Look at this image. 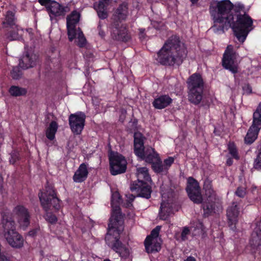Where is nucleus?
Masks as SVG:
<instances>
[{
	"label": "nucleus",
	"mask_w": 261,
	"mask_h": 261,
	"mask_svg": "<svg viewBox=\"0 0 261 261\" xmlns=\"http://www.w3.org/2000/svg\"><path fill=\"white\" fill-rule=\"evenodd\" d=\"M144 137L140 133L134 134V152L137 156L144 160L146 162L152 164L155 161H159V155L151 147H145Z\"/></svg>",
	"instance_id": "nucleus-5"
},
{
	"label": "nucleus",
	"mask_w": 261,
	"mask_h": 261,
	"mask_svg": "<svg viewBox=\"0 0 261 261\" xmlns=\"http://www.w3.org/2000/svg\"><path fill=\"white\" fill-rule=\"evenodd\" d=\"M22 71L19 67H14L11 71V75L13 79L18 80L20 79L22 75Z\"/></svg>",
	"instance_id": "nucleus-41"
},
{
	"label": "nucleus",
	"mask_w": 261,
	"mask_h": 261,
	"mask_svg": "<svg viewBox=\"0 0 261 261\" xmlns=\"http://www.w3.org/2000/svg\"><path fill=\"white\" fill-rule=\"evenodd\" d=\"M249 244L253 248L261 245V229L256 227L252 232L250 239Z\"/></svg>",
	"instance_id": "nucleus-29"
},
{
	"label": "nucleus",
	"mask_w": 261,
	"mask_h": 261,
	"mask_svg": "<svg viewBox=\"0 0 261 261\" xmlns=\"http://www.w3.org/2000/svg\"><path fill=\"white\" fill-rule=\"evenodd\" d=\"M111 35L114 39L123 42H126L130 38V36L128 33L127 29L124 26L114 28Z\"/></svg>",
	"instance_id": "nucleus-22"
},
{
	"label": "nucleus",
	"mask_w": 261,
	"mask_h": 261,
	"mask_svg": "<svg viewBox=\"0 0 261 261\" xmlns=\"http://www.w3.org/2000/svg\"><path fill=\"white\" fill-rule=\"evenodd\" d=\"M186 190L192 201L197 204L202 203L203 199L199 183L194 178L190 177L188 178Z\"/></svg>",
	"instance_id": "nucleus-14"
},
{
	"label": "nucleus",
	"mask_w": 261,
	"mask_h": 261,
	"mask_svg": "<svg viewBox=\"0 0 261 261\" xmlns=\"http://www.w3.org/2000/svg\"><path fill=\"white\" fill-rule=\"evenodd\" d=\"M144 30L142 29H140V33L142 34V37H144V36H143V33H144Z\"/></svg>",
	"instance_id": "nucleus-56"
},
{
	"label": "nucleus",
	"mask_w": 261,
	"mask_h": 261,
	"mask_svg": "<svg viewBox=\"0 0 261 261\" xmlns=\"http://www.w3.org/2000/svg\"><path fill=\"white\" fill-rule=\"evenodd\" d=\"M238 55L234 51L232 45H228L223 55L222 65L225 69L233 73L238 72V66L236 59Z\"/></svg>",
	"instance_id": "nucleus-12"
},
{
	"label": "nucleus",
	"mask_w": 261,
	"mask_h": 261,
	"mask_svg": "<svg viewBox=\"0 0 261 261\" xmlns=\"http://www.w3.org/2000/svg\"><path fill=\"white\" fill-rule=\"evenodd\" d=\"M187 53V48L179 37L173 35L165 42L155 59L164 66H180L186 58Z\"/></svg>",
	"instance_id": "nucleus-1"
},
{
	"label": "nucleus",
	"mask_w": 261,
	"mask_h": 261,
	"mask_svg": "<svg viewBox=\"0 0 261 261\" xmlns=\"http://www.w3.org/2000/svg\"><path fill=\"white\" fill-rule=\"evenodd\" d=\"M44 218L48 223L51 224H56L58 221V219L55 215L48 212H47L45 215Z\"/></svg>",
	"instance_id": "nucleus-42"
},
{
	"label": "nucleus",
	"mask_w": 261,
	"mask_h": 261,
	"mask_svg": "<svg viewBox=\"0 0 261 261\" xmlns=\"http://www.w3.org/2000/svg\"><path fill=\"white\" fill-rule=\"evenodd\" d=\"M121 201V199L118 193L116 192L112 195L111 205L113 211L109 223V233L112 230V228H118V224H123L122 216L119 205Z\"/></svg>",
	"instance_id": "nucleus-8"
},
{
	"label": "nucleus",
	"mask_w": 261,
	"mask_h": 261,
	"mask_svg": "<svg viewBox=\"0 0 261 261\" xmlns=\"http://www.w3.org/2000/svg\"><path fill=\"white\" fill-rule=\"evenodd\" d=\"M235 193L236 195L240 198L244 197L246 194V188L244 187H239L237 188Z\"/></svg>",
	"instance_id": "nucleus-47"
},
{
	"label": "nucleus",
	"mask_w": 261,
	"mask_h": 261,
	"mask_svg": "<svg viewBox=\"0 0 261 261\" xmlns=\"http://www.w3.org/2000/svg\"><path fill=\"white\" fill-rule=\"evenodd\" d=\"M111 1V0H99L98 3H102V4H105L106 5H109Z\"/></svg>",
	"instance_id": "nucleus-52"
},
{
	"label": "nucleus",
	"mask_w": 261,
	"mask_h": 261,
	"mask_svg": "<svg viewBox=\"0 0 261 261\" xmlns=\"http://www.w3.org/2000/svg\"><path fill=\"white\" fill-rule=\"evenodd\" d=\"M236 21L234 19L230 21L229 28H231L238 39L243 42L249 32L253 29V20L245 11V7L242 4L236 5L234 7Z\"/></svg>",
	"instance_id": "nucleus-3"
},
{
	"label": "nucleus",
	"mask_w": 261,
	"mask_h": 261,
	"mask_svg": "<svg viewBox=\"0 0 261 261\" xmlns=\"http://www.w3.org/2000/svg\"><path fill=\"white\" fill-rule=\"evenodd\" d=\"M5 37L9 41L18 40L21 37L23 30L18 25L7 28Z\"/></svg>",
	"instance_id": "nucleus-26"
},
{
	"label": "nucleus",
	"mask_w": 261,
	"mask_h": 261,
	"mask_svg": "<svg viewBox=\"0 0 261 261\" xmlns=\"http://www.w3.org/2000/svg\"><path fill=\"white\" fill-rule=\"evenodd\" d=\"M261 128V102L253 115V122L245 138L246 143L250 144L256 139Z\"/></svg>",
	"instance_id": "nucleus-9"
},
{
	"label": "nucleus",
	"mask_w": 261,
	"mask_h": 261,
	"mask_svg": "<svg viewBox=\"0 0 261 261\" xmlns=\"http://www.w3.org/2000/svg\"><path fill=\"white\" fill-rule=\"evenodd\" d=\"M228 149L229 153L233 158L237 160L239 159L238 151L234 143H229L228 145Z\"/></svg>",
	"instance_id": "nucleus-40"
},
{
	"label": "nucleus",
	"mask_w": 261,
	"mask_h": 261,
	"mask_svg": "<svg viewBox=\"0 0 261 261\" xmlns=\"http://www.w3.org/2000/svg\"><path fill=\"white\" fill-rule=\"evenodd\" d=\"M77 45L80 47H84L86 44V39L84 37L83 32L80 28H79L77 31Z\"/></svg>",
	"instance_id": "nucleus-38"
},
{
	"label": "nucleus",
	"mask_w": 261,
	"mask_h": 261,
	"mask_svg": "<svg viewBox=\"0 0 261 261\" xmlns=\"http://www.w3.org/2000/svg\"><path fill=\"white\" fill-rule=\"evenodd\" d=\"M161 229V226H156L145 239L144 244L145 250L148 253L157 252L161 250L162 241L159 238Z\"/></svg>",
	"instance_id": "nucleus-10"
},
{
	"label": "nucleus",
	"mask_w": 261,
	"mask_h": 261,
	"mask_svg": "<svg viewBox=\"0 0 261 261\" xmlns=\"http://www.w3.org/2000/svg\"><path fill=\"white\" fill-rule=\"evenodd\" d=\"M4 237L8 243L13 247L19 248L23 245V238L16 231L4 234Z\"/></svg>",
	"instance_id": "nucleus-23"
},
{
	"label": "nucleus",
	"mask_w": 261,
	"mask_h": 261,
	"mask_svg": "<svg viewBox=\"0 0 261 261\" xmlns=\"http://www.w3.org/2000/svg\"><path fill=\"white\" fill-rule=\"evenodd\" d=\"M9 92L12 96H20L25 95L27 91L24 88L13 86L10 88Z\"/></svg>",
	"instance_id": "nucleus-36"
},
{
	"label": "nucleus",
	"mask_w": 261,
	"mask_h": 261,
	"mask_svg": "<svg viewBox=\"0 0 261 261\" xmlns=\"http://www.w3.org/2000/svg\"><path fill=\"white\" fill-rule=\"evenodd\" d=\"M88 171L85 163L81 164L73 176V180L76 182H82L86 180L88 176Z\"/></svg>",
	"instance_id": "nucleus-27"
},
{
	"label": "nucleus",
	"mask_w": 261,
	"mask_h": 261,
	"mask_svg": "<svg viewBox=\"0 0 261 261\" xmlns=\"http://www.w3.org/2000/svg\"><path fill=\"white\" fill-rule=\"evenodd\" d=\"M16 20L14 13L11 11H8L2 23L3 28H10L16 25Z\"/></svg>",
	"instance_id": "nucleus-28"
},
{
	"label": "nucleus",
	"mask_w": 261,
	"mask_h": 261,
	"mask_svg": "<svg viewBox=\"0 0 261 261\" xmlns=\"http://www.w3.org/2000/svg\"><path fill=\"white\" fill-rule=\"evenodd\" d=\"M198 0H191L193 4L196 3Z\"/></svg>",
	"instance_id": "nucleus-57"
},
{
	"label": "nucleus",
	"mask_w": 261,
	"mask_h": 261,
	"mask_svg": "<svg viewBox=\"0 0 261 261\" xmlns=\"http://www.w3.org/2000/svg\"><path fill=\"white\" fill-rule=\"evenodd\" d=\"M216 201H207L203 204L204 215L205 216H208L213 213H216L222 209L221 202L220 199H216Z\"/></svg>",
	"instance_id": "nucleus-21"
},
{
	"label": "nucleus",
	"mask_w": 261,
	"mask_h": 261,
	"mask_svg": "<svg viewBox=\"0 0 261 261\" xmlns=\"http://www.w3.org/2000/svg\"><path fill=\"white\" fill-rule=\"evenodd\" d=\"M174 195L173 191L170 189L167 192L162 191L163 202L161 204L159 213L160 219L166 220L172 213V201Z\"/></svg>",
	"instance_id": "nucleus-11"
},
{
	"label": "nucleus",
	"mask_w": 261,
	"mask_h": 261,
	"mask_svg": "<svg viewBox=\"0 0 261 261\" xmlns=\"http://www.w3.org/2000/svg\"><path fill=\"white\" fill-rule=\"evenodd\" d=\"M174 159L172 157H169L164 161V169L165 170V172H167L170 167L174 162Z\"/></svg>",
	"instance_id": "nucleus-46"
},
{
	"label": "nucleus",
	"mask_w": 261,
	"mask_h": 261,
	"mask_svg": "<svg viewBox=\"0 0 261 261\" xmlns=\"http://www.w3.org/2000/svg\"><path fill=\"white\" fill-rule=\"evenodd\" d=\"M172 101V99L168 95H162L154 98L152 105L155 109L161 110L170 106Z\"/></svg>",
	"instance_id": "nucleus-24"
},
{
	"label": "nucleus",
	"mask_w": 261,
	"mask_h": 261,
	"mask_svg": "<svg viewBox=\"0 0 261 261\" xmlns=\"http://www.w3.org/2000/svg\"><path fill=\"white\" fill-rule=\"evenodd\" d=\"M151 167L153 170L156 173L165 172L163 164L160 158H159V161H155L151 164Z\"/></svg>",
	"instance_id": "nucleus-37"
},
{
	"label": "nucleus",
	"mask_w": 261,
	"mask_h": 261,
	"mask_svg": "<svg viewBox=\"0 0 261 261\" xmlns=\"http://www.w3.org/2000/svg\"><path fill=\"white\" fill-rule=\"evenodd\" d=\"M203 90H189L188 100L192 103L197 105L202 100Z\"/></svg>",
	"instance_id": "nucleus-30"
},
{
	"label": "nucleus",
	"mask_w": 261,
	"mask_h": 261,
	"mask_svg": "<svg viewBox=\"0 0 261 261\" xmlns=\"http://www.w3.org/2000/svg\"><path fill=\"white\" fill-rule=\"evenodd\" d=\"M103 261H111V260L109 259H105Z\"/></svg>",
	"instance_id": "nucleus-58"
},
{
	"label": "nucleus",
	"mask_w": 261,
	"mask_h": 261,
	"mask_svg": "<svg viewBox=\"0 0 261 261\" xmlns=\"http://www.w3.org/2000/svg\"><path fill=\"white\" fill-rule=\"evenodd\" d=\"M136 175L138 180L130 185V190L136 192L138 196L149 199L152 191L151 187L146 183V181L151 180L148 169L145 167L137 168Z\"/></svg>",
	"instance_id": "nucleus-4"
},
{
	"label": "nucleus",
	"mask_w": 261,
	"mask_h": 261,
	"mask_svg": "<svg viewBox=\"0 0 261 261\" xmlns=\"http://www.w3.org/2000/svg\"><path fill=\"white\" fill-rule=\"evenodd\" d=\"M233 8L232 4L228 0H224L214 2L210 6V12L213 17L214 24L212 29L215 32L228 30L230 26V21L233 19L234 17L229 14Z\"/></svg>",
	"instance_id": "nucleus-2"
},
{
	"label": "nucleus",
	"mask_w": 261,
	"mask_h": 261,
	"mask_svg": "<svg viewBox=\"0 0 261 261\" xmlns=\"http://www.w3.org/2000/svg\"><path fill=\"white\" fill-rule=\"evenodd\" d=\"M70 10L68 6H64L55 1L50 3L49 5L47 6V11L51 19L53 17L64 16Z\"/></svg>",
	"instance_id": "nucleus-17"
},
{
	"label": "nucleus",
	"mask_w": 261,
	"mask_h": 261,
	"mask_svg": "<svg viewBox=\"0 0 261 261\" xmlns=\"http://www.w3.org/2000/svg\"><path fill=\"white\" fill-rule=\"evenodd\" d=\"M105 24L102 21H99L97 27L99 35L102 38H104L106 36V31L105 30Z\"/></svg>",
	"instance_id": "nucleus-45"
},
{
	"label": "nucleus",
	"mask_w": 261,
	"mask_h": 261,
	"mask_svg": "<svg viewBox=\"0 0 261 261\" xmlns=\"http://www.w3.org/2000/svg\"><path fill=\"white\" fill-rule=\"evenodd\" d=\"M122 230V224H118V228H112V230L109 233V227L108 226V231L105 239L106 241L109 240L114 241L115 242L112 246L113 249L118 253L121 257H126L129 254V249L125 245L122 244L117 237H113L112 236V234L114 235L115 233L119 234Z\"/></svg>",
	"instance_id": "nucleus-7"
},
{
	"label": "nucleus",
	"mask_w": 261,
	"mask_h": 261,
	"mask_svg": "<svg viewBox=\"0 0 261 261\" xmlns=\"http://www.w3.org/2000/svg\"><path fill=\"white\" fill-rule=\"evenodd\" d=\"M239 214V208L235 202H233L227 210V217L228 223L231 229L235 228V225L238 222V217Z\"/></svg>",
	"instance_id": "nucleus-20"
},
{
	"label": "nucleus",
	"mask_w": 261,
	"mask_h": 261,
	"mask_svg": "<svg viewBox=\"0 0 261 261\" xmlns=\"http://www.w3.org/2000/svg\"><path fill=\"white\" fill-rule=\"evenodd\" d=\"M188 90H203L204 82L201 76L198 73H194L187 81Z\"/></svg>",
	"instance_id": "nucleus-19"
},
{
	"label": "nucleus",
	"mask_w": 261,
	"mask_h": 261,
	"mask_svg": "<svg viewBox=\"0 0 261 261\" xmlns=\"http://www.w3.org/2000/svg\"><path fill=\"white\" fill-rule=\"evenodd\" d=\"M254 168L261 170V151L258 153L254 162Z\"/></svg>",
	"instance_id": "nucleus-48"
},
{
	"label": "nucleus",
	"mask_w": 261,
	"mask_h": 261,
	"mask_svg": "<svg viewBox=\"0 0 261 261\" xmlns=\"http://www.w3.org/2000/svg\"><path fill=\"white\" fill-rule=\"evenodd\" d=\"M127 14V5L124 3L119 6L114 14V17L119 20H123L126 19Z\"/></svg>",
	"instance_id": "nucleus-31"
},
{
	"label": "nucleus",
	"mask_w": 261,
	"mask_h": 261,
	"mask_svg": "<svg viewBox=\"0 0 261 261\" xmlns=\"http://www.w3.org/2000/svg\"><path fill=\"white\" fill-rule=\"evenodd\" d=\"M36 59L35 55L27 53L20 60L19 65L23 69L33 67L36 64Z\"/></svg>",
	"instance_id": "nucleus-25"
},
{
	"label": "nucleus",
	"mask_w": 261,
	"mask_h": 261,
	"mask_svg": "<svg viewBox=\"0 0 261 261\" xmlns=\"http://www.w3.org/2000/svg\"><path fill=\"white\" fill-rule=\"evenodd\" d=\"M13 213L20 228L25 230L30 224V214L27 208L22 205L16 206Z\"/></svg>",
	"instance_id": "nucleus-16"
},
{
	"label": "nucleus",
	"mask_w": 261,
	"mask_h": 261,
	"mask_svg": "<svg viewBox=\"0 0 261 261\" xmlns=\"http://www.w3.org/2000/svg\"><path fill=\"white\" fill-rule=\"evenodd\" d=\"M226 163L227 164V165L228 166H230L232 165V161L231 159H228L227 160V162H226Z\"/></svg>",
	"instance_id": "nucleus-55"
},
{
	"label": "nucleus",
	"mask_w": 261,
	"mask_h": 261,
	"mask_svg": "<svg viewBox=\"0 0 261 261\" xmlns=\"http://www.w3.org/2000/svg\"><path fill=\"white\" fill-rule=\"evenodd\" d=\"M204 189L205 195L207 197V201H216V199H220L219 197L217 196L216 192L212 188L211 185H208L205 186Z\"/></svg>",
	"instance_id": "nucleus-35"
},
{
	"label": "nucleus",
	"mask_w": 261,
	"mask_h": 261,
	"mask_svg": "<svg viewBox=\"0 0 261 261\" xmlns=\"http://www.w3.org/2000/svg\"><path fill=\"white\" fill-rule=\"evenodd\" d=\"M243 89L245 93L250 94L252 93V88L249 84H246L243 87Z\"/></svg>",
	"instance_id": "nucleus-50"
},
{
	"label": "nucleus",
	"mask_w": 261,
	"mask_h": 261,
	"mask_svg": "<svg viewBox=\"0 0 261 261\" xmlns=\"http://www.w3.org/2000/svg\"><path fill=\"white\" fill-rule=\"evenodd\" d=\"M38 195L41 206L46 212H47L51 206L56 210L59 208L60 200L57 197L53 186H46L44 192H41Z\"/></svg>",
	"instance_id": "nucleus-6"
},
{
	"label": "nucleus",
	"mask_w": 261,
	"mask_h": 261,
	"mask_svg": "<svg viewBox=\"0 0 261 261\" xmlns=\"http://www.w3.org/2000/svg\"><path fill=\"white\" fill-rule=\"evenodd\" d=\"M110 171L113 175L124 173L126 170L127 162L122 155L116 153L109 158Z\"/></svg>",
	"instance_id": "nucleus-13"
},
{
	"label": "nucleus",
	"mask_w": 261,
	"mask_h": 261,
	"mask_svg": "<svg viewBox=\"0 0 261 261\" xmlns=\"http://www.w3.org/2000/svg\"><path fill=\"white\" fill-rule=\"evenodd\" d=\"M0 229L3 231L4 234L16 231L15 223L11 215L4 214L3 216Z\"/></svg>",
	"instance_id": "nucleus-18"
},
{
	"label": "nucleus",
	"mask_w": 261,
	"mask_h": 261,
	"mask_svg": "<svg viewBox=\"0 0 261 261\" xmlns=\"http://www.w3.org/2000/svg\"><path fill=\"white\" fill-rule=\"evenodd\" d=\"M127 199L126 202L124 203V205L126 207H129L132 206V202L134 201L135 197L133 194H128L126 195Z\"/></svg>",
	"instance_id": "nucleus-49"
},
{
	"label": "nucleus",
	"mask_w": 261,
	"mask_h": 261,
	"mask_svg": "<svg viewBox=\"0 0 261 261\" xmlns=\"http://www.w3.org/2000/svg\"><path fill=\"white\" fill-rule=\"evenodd\" d=\"M184 261H196L194 257L189 256Z\"/></svg>",
	"instance_id": "nucleus-54"
},
{
	"label": "nucleus",
	"mask_w": 261,
	"mask_h": 261,
	"mask_svg": "<svg viewBox=\"0 0 261 261\" xmlns=\"http://www.w3.org/2000/svg\"><path fill=\"white\" fill-rule=\"evenodd\" d=\"M191 231L188 227L185 226L182 228L180 238L181 240L185 241L188 239V236L190 234Z\"/></svg>",
	"instance_id": "nucleus-43"
},
{
	"label": "nucleus",
	"mask_w": 261,
	"mask_h": 261,
	"mask_svg": "<svg viewBox=\"0 0 261 261\" xmlns=\"http://www.w3.org/2000/svg\"><path fill=\"white\" fill-rule=\"evenodd\" d=\"M67 34L70 41H72L76 37V30L75 26L67 25Z\"/></svg>",
	"instance_id": "nucleus-39"
},
{
	"label": "nucleus",
	"mask_w": 261,
	"mask_h": 261,
	"mask_svg": "<svg viewBox=\"0 0 261 261\" xmlns=\"http://www.w3.org/2000/svg\"><path fill=\"white\" fill-rule=\"evenodd\" d=\"M80 14L76 11H73L67 16V25L75 26L79 22Z\"/></svg>",
	"instance_id": "nucleus-34"
},
{
	"label": "nucleus",
	"mask_w": 261,
	"mask_h": 261,
	"mask_svg": "<svg viewBox=\"0 0 261 261\" xmlns=\"http://www.w3.org/2000/svg\"><path fill=\"white\" fill-rule=\"evenodd\" d=\"M19 160V154L17 151L14 150L10 154L9 162L11 164H14L17 161Z\"/></svg>",
	"instance_id": "nucleus-44"
},
{
	"label": "nucleus",
	"mask_w": 261,
	"mask_h": 261,
	"mask_svg": "<svg viewBox=\"0 0 261 261\" xmlns=\"http://www.w3.org/2000/svg\"><path fill=\"white\" fill-rule=\"evenodd\" d=\"M108 5H106L102 3L94 4V8L96 10L97 15L100 19H104L108 17V13L107 7Z\"/></svg>",
	"instance_id": "nucleus-32"
},
{
	"label": "nucleus",
	"mask_w": 261,
	"mask_h": 261,
	"mask_svg": "<svg viewBox=\"0 0 261 261\" xmlns=\"http://www.w3.org/2000/svg\"><path fill=\"white\" fill-rule=\"evenodd\" d=\"M58 125L57 122L53 121L46 128L45 135L49 140H53L55 138V134L57 132Z\"/></svg>",
	"instance_id": "nucleus-33"
},
{
	"label": "nucleus",
	"mask_w": 261,
	"mask_h": 261,
	"mask_svg": "<svg viewBox=\"0 0 261 261\" xmlns=\"http://www.w3.org/2000/svg\"><path fill=\"white\" fill-rule=\"evenodd\" d=\"M37 232V229H34V230L30 231L29 232V234L30 236H34V235H35L36 234Z\"/></svg>",
	"instance_id": "nucleus-53"
},
{
	"label": "nucleus",
	"mask_w": 261,
	"mask_h": 261,
	"mask_svg": "<svg viewBox=\"0 0 261 261\" xmlns=\"http://www.w3.org/2000/svg\"><path fill=\"white\" fill-rule=\"evenodd\" d=\"M51 0H38V2L42 5L45 6L46 9H47V6L49 5L50 3L53 2Z\"/></svg>",
	"instance_id": "nucleus-51"
},
{
	"label": "nucleus",
	"mask_w": 261,
	"mask_h": 261,
	"mask_svg": "<svg viewBox=\"0 0 261 261\" xmlns=\"http://www.w3.org/2000/svg\"><path fill=\"white\" fill-rule=\"evenodd\" d=\"M85 114L81 112L70 115L69 124L72 133L77 135L81 134L85 126Z\"/></svg>",
	"instance_id": "nucleus-15"
}]
</instances>
